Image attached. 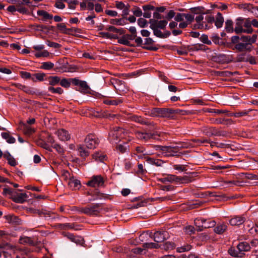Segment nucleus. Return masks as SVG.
Instances as JSON below:
<instances>
[{
    "label": "nucleus",
    "instance_id": "obj_29",
    "mask_svg": "<svg viewBox=\"0 0 258 258\" xmlns=\"http://www.w3.org/2000/svg\"><path fill=\"white\" fill-rule=\"evenodd\" d=\"M176 176L175 175H168L166 177L164 178H159L158 180L162 183H166V182H175Z\"/></svg>",
    "mask_w": 258,
    "mask_h": 258
},
{
    "label": "nucleus",
    "instance_id": "obj_28",
    "mask_svg": "<svg viewBox=\"0 0 258 258\" xmlns=\"http://www.w3.org/2000/svg\"><path fill=\"white\" fill-rule=\"evenodd\" d=\"M146 161L150 164L155 165L157 166H161L164 163V161L161 159H154L150 157H147Z\"/></svg>",
    "mask_w": 258,
    "mask_h": 258
},
{
    "label": "nucleus",
    "instance_id": "obj_8",
    "mask_svg": "<svg viewBox=\"0 0 258 258\" xmlns=\"http://www.w3.org/2000/svg\"><path fill=\"white\" fill-rule=\"evenodd\" d=\"M180 148L178 146H165L163 154L166 157H172L179 156L180 152Z\"/></svg>",
    "mask_w": 258,
    "mask_h": 258
},
{
    "label": "nucleus",
    "instance_id": "obj_18",
    "mask_svg": "<svg viewBox=\"0 0 258 258\" xmlns=\"http://www.w3.org/2000/svg\"><path fill=\"white\" fill-rule=\"evenodd\" d=\"M70 240L76 243L77 244L83 245L84 243V240L81 236H76L72 233H67L65 235Z\"/></svg>",
    "mask_w": 258,
    "mask_h": 258
},
{
    "label": "nucleus",
    "instance_id": "obj_58",
    "mask_svg": "<svg viewBox=\"0 0 258 258\" xmlns=\"http://www.w3.org/2000/svg\"><path fill=\"white\" fill-rule=\"evenodd\" d=\"M68 29L69 30V31L68 32H69V33H68V35L76 36V33L80 34L82 33L81 29L78 28L72 27L71 28H68Z\"/></svg>",
    "mask_w": 258,
    "mask_h": 258
},
{
    "label": "nucleus",
    "instance_id": "obj_56",
    "mask_svg": "<svg viewBox=\"0 0 258 258\" xmlns=\"http://www.w3.org/2000/svg\"><path fill=\"white\" fill-rule=\"evenodd\" d=\"M34 76L36 78V80L39 81H43L45 80V79L47 78L46 77V74L44 73H36L34 75Z\"/></svg>",
    "mask_w": 258,
    "mask_h": 258
},
{
    "label": "nucleus",
    "instance_id": "obj_35",
    "mask_svg": "<svg viewBox=\"0 0 258 258\" xmlns=\"http://www.w3.org/2000/svg\"><path fill=\"white\" fill-rule=\"evenodd\" d=\"M243 26L246 28V29H244V33L250 34L252 32L253 29L251 28V22L250 20H246L243 24Z\"/></svg>",
    "mask_w": 258,
    "mask_h": 258
},
{
    "label": "nucleus",
    "instance_id": "obj_38",
    "mask_svg": "<svg viewBox=\"0 0 258 258\" xmlns=\"http://www.w3.org/2000/svg\"><path fill=\"white\" fill-rule=\"evenodd\" d=\"M225 29L228 33L233 32V22L231 20H227L225 22Z\"/></svg>",
    "mask_w": 258,
    "mask_h": 258
},
{
    "label": "nucleus",
    "instance_id": "obj_54",
    "mask_svg": "<svg viewBox=\"0 0 258 258\" xmlns=\"http://www.w3.org/2000/svg\"><path fill=\"white\" fill-rule=\"evenodd\" d=\"M110 23L113 25H122L124 24L127 23V22H124L123 19H112L110 21Z\"/></svg>",
    "mask_w": 258,
    "mask_h": 258
},
{
    "label": "nucleus",
    "instance_id": "obj_57",
    "mask_svg": "<svg viewBox=\"0 0 258 258\" xmlns=\"http://www.w3.org/2000/svg\"><path fill=\"white\" fill-rule=\"evenodd\" d=\"M103 102L107 105H117L118 104L121 102V100L120 99H115V100H105L103 101Z\"/></svg>",
    "mask_w": 258,
    "mask_h": 258
},
{
    "label": "nucleus",
    "instance_id": "obj_27",
    "mask_svg": "<svg viewBox=\"0 0 258 258\" xmlns=\"http://www.w3.org/2000/svg\"><path fill=\"white\" fill-rule=\"evenodd\" d=\"M227 228V226L225 224H218L214 229V232L218 234H223Z\"/></svg>",
    "mask_w": 258,
    "mask_h": 258
},
{
    "label": "nucleus",
    "instance_id": "obj_52",
    "mask_svg": "<svg viewBox=\"0 0 258 258\" xmlns=\"http://www.w3.org/2000/svg\"><path fill=\"white\" fill-rule=\"evenodd\" d=\"M162 248L165 250H170L174 248L175 244L173 242H167L162 245Z\"/></svg>",
    "mask_w": 258,
    "mask_h": 258
},
{
    "label": "nucleus",
    "instance_id": "obj_1",
    "mask_svg": "<svg viewBox=\"0 0 258 258\" xmlns=\"http://www.w3.org/2000/svg\"><path fill=\"white\" fill-rule=\"evenodd\" d=\"M143 112L146 115L151 117H159L172 118L175 113L178 112V110H174L165 108H144Z\"/></svg>",
    "mask_w": 258,
    "mask_h": 258
},
{
    "label": "nucleus",
    "instance_id": "obj_5",
    "mask_svg": "<svg viewBox=\"0 0 258 258\" xmlns=\"http://www.w3.org/2000/svg\"><path fill=\"white\" fill-rule=\"evenodd\" d=\"M240 40L241 42H239L236 45H235L232 49L235 50L240 53L250 52L253 49L252 45H250V43H249L247 41H244L242 37L240 38Z\"/></svg>",
    "mask_w": 258,
    "mask_h": 258
},
{
    "label": "nucleus",
    "instance_id": "obj_61",
    "mask_svg": "<svg viewBox=\"0 0 258 258\" xmlns=\"http://www.w3.org/2000/svg\"><path fill=\"white\" fill-rule=\"evenodd\" d=\"M64 2H66L68 3L69 8L70 9H75L76 8V6L79 4V1L77 0L74 1H68V0H63Z\"/></svg>",
    "mask_w": 258,
    "mask_h": 258
},
{
    "label": "nucleus",
    "instance_id": "obj_15",
    "mask_svg": "<svg viewBox=\"0 0 258 258\" xmlns=\"http://www.w3.org/2000/svg\"><path fill=\"white\" fill-rule=\"evenodd\" d=\"M202 223L201 227L204 228H209L215 226L216 222L215 221H211L209 222H207V220L204 218L197 219L195 220V223L196 224Z\"/></svg>",
    "mask_w": 258,
    "mask_h": 258
},
{
    "label": "nucleus",
    "instance_id": "obj_47",
    "mask_svg": "<svg viewBox=\"0 0 258 258\" xmlns=\"http://www.w3.org/2000/svg\"><path fill=\"white\" fill-rule=\"evenodd\" d=\"M144 151H145V149H144V148L143 147L138 146L136 148V149H135L136 152H134L133 153V155H132V157H133L134 156H135V155H137V157L138 158H142V154H140V155H138L137 154L144 153ZM143 155H145V154H143Z\"/></svg>",
    "mask_w": 258,
    "mask_h": 258
},
{
    "label": "nucleus",
    "instance_id": "obj_23",
    "mask_svg": "<svg viewBox=\"0 0 258 258\" xmlns=\"http://www.w3.org/2000/svg\"><path fill=\"white\" fill-rule=\"evenodd\" d=\"M192 180V177L188 175H185L182 177H179L176 176L175 182L179 183H188L191 182Z\"/></svg>",
    "mask_w": 258,
    "mask_h": 258
},
{
    "label": "nucleus",
    "instance_id": "obj_48",
    "mask_svg": "<svg viewBox=\"0 0 258 258\" xmlns=\"http://www.w3.org/2000/svg\"><path fill=\"white\" fill-rule=\"evenodd\" d=\"M9 223L15 225L21 224V220L17 216H10L8 219Z\"/></svg>",
    "mask_w": 258,
    "mask_h": 258
},
{
    "label": "nucleus",
    "instance_id": "obj_51",
    "mask_svg": "<svg viewBox=\"0 0 258 258\" xmlns=\"http://www.w3.org/2000/svg\"><path fill=\"white\" fill-rule=\"evenodd\" d=\"M59 84L65 88H68L71 86L70 79L63 78L60 79Z\"/></svg>",
    "mask_w": 258,
    "mask_h": 258
},
{
    "label": "nucleus",
    "instance_id": "obj_24",
    "mask_svg": "<svg viewBox=\"0 0 258 258\" xmlns=\"http://www.w3.org/2000/svg\"><path fill=\"white\" fill-rule=\"evenodd\" d=\"M38 16L42 17V21H45L48 20H51L53 18V16L49 14L48 12L44 10H38L37 12Z\"/></svg>",
    "mask_w": 258,
    "mask_h": 258
},
{
    "label": "nucleus",
    "instance_id": "obj_12",
    "mask_svg": "<svg viewBox=\"0 0 258 258\" xmlns=\"http://www.w3.org/2000/svg\"><path fill=\"white\" fill-rule=\"evenodd\" d=\"M168 233L166 231H158L154 233V240L156 242H162L168 238Z\"/></svg>",
    "mask_w": 258,
    "mask_h": 258
},
{
    "label": "nucleus",
    "instance_id": "obj_33",
    "mask_svg": "<svg viewBox=\"0 0 258 258\" xmlns=\"http://www.w3.org/2000/svg\"><path fill=\"white\" fill-rule=\"evenodd\" d=\"M17 11L21 14H26L29 13V10L25 7H23V2L20 1H17Z\"/></svg>",
    "mask_w": 258,
    "mask_h": 258
},
{
    "label": "nucleus",
    "instance_id": "obj_20",
    "mask_svg": "<svg viewBox=\"0 0 258 258\" xmlns=\"http://www.w3.org/2000/svg\"><path fill=\"white\" fill-rule=\"evenodd\" d=\"M143 10L144 12L143 13V16L146 18H150L151 17V11H154L155 7L151 5H144L142 7Z\"/></svg>",
    "mask_w": 258,
    "mask_h": 258
},
{
    "label": "nucleus",
    "instance_id": "obj_9",
    "mask_svg": "<svg viewBox=\"0 0 258 258\" xmlns=\"http://www.w3.org/2000/svg\"><path fill=\"white\" fill-rule=\"evenodd\" d=\"M64 175L66 177H68V175H69L68 185L70 187L75 190L79 189L81 187V182L79 180L75 178L73 176H71L68 171H66L64 173Z\"/></svg>",
    "mask_w": 258,
    "mask_h": 258
},
{
    "label": "nucleus",
    "instance_id": "obj_25",
    "mask_svg": "<svg viewBox=\"0 0 258 258\" xmlns=\"http://www.w3.org/2000/svg\"><path fill=\"white\" fill-rule=\"evenodd\" d=\"M229 254L234 257H242L244 255V253L240 252L237 248L231 247L228 250Z\"/></svg>",
    "mask_w": 258,
    "mask_h": 258
},
{
    "label": "nucleus",
    "instance_id": "obj_50",
    "mask_svg": "<svg viewBox=\"0 0 258 258\" xmlns=\"http://www.w3.org/2000/svg\"><path fill=\"white\" fill-rule=\"evenodd\" d=\"M49 92L53 94H61L63 92V89L60 87L54 88L53 87L50 86L48 88Z\"/></svg>",
    "mask_w": 258,
    "mask_h": 258
},
{
    "label": "nucleus",
    "instance_id": "obj_7",
    "mask_svg": "<svg viewBox=\"0 0 258 258\" xmlns=\"http://www.w3.org/2000/svg\"><path fill=\"white\" fill-rule=\"evenodd\" d=\"M85 143L88 149H93L99 144V140L95 135L89 134L86 137Z\"/></svg>",
    "mask_w": 258,
    "mask_h": 258
},
{
    "label": "nucleus",
    "instance_id": "obj_41",
    "mask_svg": "<svg viewBox=\"0 0 258 258\" xmlns=\"http://www.w3.org/2000/svg\"><path fill=\"white\" fill-rule=\"evenodd\" d=\"M242 38L244 41H247L249 43H250V45H252L256 41L257 36L256 35H253L252 37L250 36H243Z\"/></svg>",
    "mask_w": 258,
    "mask_h": 258
},
{
    "label": "nucleus",
    "instance_id": "obj_49",
    "mask_svg": "<svg viewBox=\"0 0 258 258\" xmlns=\"http://www.w3.org/2000/svg\"><path fill=\"white\" fill-rule=\"evenodd\" d=\"M100 36L103 38L109 39H116L118 38L117 34H112L108 32H101L99 33Z\"/></svg>",
    "mask_w": 258,
    "mask_h": 258
},
{
    "label": "nucleus",
    "instance_id": "obj_22",
    "mask_svg": "<svg viewBox=\"0 0 258 258\" xmlns=\"http://www.w3.org/2000/svg\"><path fill=\"white\" fill-rule=\"evenodd\" d=\"M237 248L240 252L248 251L250 249V246L247 242L243 241L240 242L237 246Z\"/></svg>",
    "mask_w": 258,
    "mask_h": 258
},
{
    "label": "nucleus",
    "instance_id": "obj_59",
    "mask_svg": "<svg viewBox=\"0 0 258 258\" xmlns=\"http://www.w3.org/2000/svg\"><path fill=\"white\" fill-rule=\"evenodd\" d=\"M191 246L189 244H186L185 245L182 246L181 247H179L177 248V251L178 252H183L185 251H189L191 249Z\"/></svg>",
    "mask_w": 258,
    "mask_h": 258
},
{
    "label": "nucleus",
    "instance_id": "obj_45",
    "mask_svg": "<svg viewBox=\"0 0 258 258\" xmlns=\"http://www.w3.org/2000/svg\"><path fill=\"white\" fill-rule=\"evenodd\" d=\"M129 148L127 142H123L117 146V148L121 152L124 153Z\"/></svg>",
    "mask_w": 258,
    "mask_h": 258
},
{
    "label": "nucleus",
    "instance_id": "obj_3",
    "mask_svg": "<svg viewBox=\"0 0 258 258\" xmlns=\"http://www.w3.org/2000/svg\"><path fill=\"white\" fill-rule=\"evenodd\" d=\"M201 131L203 134L209 137L212 136L225 137L227 135L226 131L218 130L213 126H203L201 128Z\"/></svg>",
    "mask_w": 258,
    "mask_h": 258
},
{
    "label": "nucleus",
    "instance_id": "obj_14",
    "mask_svg": "<svg viewBox=\"0 0 258 258\" xmlns=\"http://www.w3.org/2000/svg\"><path fill=\"white\" fill-rule=\"evenodd\" d=\"M245 221L243 216H235L229 220V224L232 226H239Z\"/></svg>",
    "mask_w": 258,
    "mask_h": 258
},
{
    "label": "nucleus",
    "instance_id": "obj_16",
    "mask_svg": "<svg viewBox=\"0 0 258 258\" xmlns=\"http://www.w3.org/2000/svg\"><path fill=\"white\" fill-rule=\"evenodd\" d=\"M195 19L198 23V29H209L211 28V26H209L208 24H206V21H203L204 17L202 15L196 17Z\"/></svg>",
    "mask_w": 258,
    "mask_h": 258
},
{
    "label": "nucleus",
    "instance_id": "obj_60",
    "mask_svg": "<svg viewBox=\"0 0 258 258\" xmlns=\"http://www.w3.org/2000/svg\"><path fill=\"white\" fill-rule=\"evenodd\" d=\"M23 91L26 92L27 94H31V95H34L37 94V91L36 90H34V89H32L30 87H29L28 86H26L25 85L24 86L23 89L22 90Z\"/></svg>",
    "mask_w": 258,
    "mask_h": 258
},
{
    "label": "nucleus",
    "instance_id": "obj_44",
    "mask_svg": "<svg viewBox=\"0 0 258 258\" xmlns=\"http://www.w3.org/2000/svg\"><path fill=\"white\" fill-rule=\"evenodd\" d=\"M171 35V33L169 31H165L163 33L160 31H157V33L154 35L157 37L160 38H165L168 37Z\"/></svg>",
    "mask_w": 258,
    "mask_h": 258
},
{
    "label": "nucleus",
    "instance_id": "obj_46",
    "mask_svg": "<svg viewBox=\"0 0 258 258\" xmlns=\"http://www.w3.org/2000/svg\"><path fill=\"white\" fill-rule=\"evenodd\" d=\"M54 67V64L50 61H46L42 62L40 67V69L50 70Z\"/></svg>",
    "mask_w": 258,
    "mask_h": 258
},
{
    "label": "nucleus",
    "instance_id": "obj_10",
    "mask_svg": "<svg viewBox=\"0 0 258 258\" xmlns=\"http://www.w3.org/2000/svg\"><path fill=\"white\" fill-rule=\"evenodd\" d=\"M104 179L101 175L93 176L91 179L89 180L87 185L92 187H97L102 186L104 184Z\"/></svg>",
    "mask_w": 258,
    "mask_h": 258
},
{
    "label": "nucleus",
    "instance_id": "obj_43",
    "mask_svg": "<svg viewBox=\"0 0 258 258\" xmlns=\"http://www.w3.org/2000/svg\"><path fill=\"white\" fill-rule=\"evenodd\" d=\"M117 131H112L109 133L108 139L110 142L113 143H116V141L117 140Z\"/></svg>",
    "mask_w": 258,
    "mask_h": 258
},
{
    "label": "nucleus",
    "instance_id": "obj_21",
    "mask_svg": "<svg viewBox=\"0 0 258 258\" xmlns=\"http://www.w3.org/2000/svg\"><path fill=\"white\" fill-rule=\"evenodd\" d=\"M48 82V85L53 87L59 84L60 77L57 76H50L45 79Z\"/></svg>",
    "mask_w": 258,
    "mask_h": 258
},
{
    "label": "nucleus",
    "instance_id": "obj_36",
    "mask_svg": "<svg viewBox=\"0 0 258 258\" xmlns=\"http://www.w3.org/2000/svg\"><path fill=\"white\" fill-rule=\"evenodd\" d=\"M78 150L82 157L86 158L89 155V152L82 145H80L78 146Z\"/></svg>",
    "mask_w": 258,
    "mask_h": 258
},
{
    "label": "nucleus",
    "instance_id": "obj_13",
    "mask_svg": "<svg viewBox=\"0 0 258 258\" xmlns=\"http://www.w3.org/2000/svg\"><path fill=\"white\" fill-rule=\"evenodd\" d=\"M130 121H135L136 122L140 123L141 124L150 125L151 126V128H153L154 127V123L153 122H151L148 120H144V119L140 116H137L135 115H131L130 114Z\"/></svg>",
    "mask_w": 258,
    "mask_h": 258
},
{
    "label": "nucleus",
    "instance_id": "obj_55",
    "mask_svg": "<svg viewBox=\"0 0 258 258\" xmlns=\"http://www.w3.org/2000/svg\"><path fill=\"white\" fill-rule=\"evenodd\" d=\"M159 136V135L156 132L153 133H144L143 140L147 141L150 139H155V136Z\"/></svg>",
    "mask_w": 258,
    "mask_h": 258
},
{
    "label": "nucleus",
    "instance_id": "obj_31",
    "mask_svg": "<svg viewBox=\"0 0 258 258\" xmlns=\"http://www.w3.org/2000/svg\"><path fill=\"white\" fill-rule=\"evenodd\" d=\"M251 111H252L251 109H249L248 110H242V111H236V112H233V113H231V116H234L235 117H240L247 115Z\"/></svg>",
    "mask_w": 258,
    "mask_h": 258
},
{
    "label": "nucleus",
    "instance_id": "obj_26",
    "mask_svg": "<svg viewBox=\"0 0 258 258\" xmlns=\"http://www.w3.org/2000/svg\"><path fill=\"white\" fill-rule=\"evenodd\" d=\"M214 22L217 28H220L222 27L224 23V18L220 13H218L217 14L216 19Z\"/></svg>",
    "mask_w": 258,
    "mask_h": 258
},
{
    "label": "nucleus",
    "instance_id": "obj_37",
    "mask_svg": "<svg viewBox=\"0 0 258 258\" xmlns=\"http://www.w3.org/2000/svg\"><path fill=\"white\" fill-rule=\"evenodd\" d=\"M118 42L120 44H124L125 45H129V34H126L125 35H123L120 38H117Z\"/></svg>",
    "mask_w": 258,
    "mask_h": 258
},
{
    "label": "nucleus",
    "instance_id": "obj_62",
    "mask_svg": "<svg viewBox=\"0 0 258 258\" xmlns=\"http://www.w3.org/2000/svg\"><path fill=\"white\" fill-rule=\"evenodd\" d=\"M35 132V130L34 128H33L28 125H25L24 129V134L28 136H30V135H32Z\"/></svg>",
    "mask_w": 258,
    "mask_h": 258
},
{
    "label": "nucleus",
    "instance_id": "obj_53",
    "mask_svg": "<svg viewBox=\"0 0 258 258\" xmlns=\"http://www.w3.org/2000/svg\"><path fill=\"white\" fill-rule=\"evenodd\" d=\"M19 242L21 244H23L28 243L30 245H33L34 243L33 241L28 237H20Z\"/></svg>",
    "mask_w": 258,
    "mask_h": 258
},
{
    "label": "nucleus",
    "instance_id": "obj_4",
    "mask_svg": "<svg viewBox=\"0 0 258 258\" xmlns=\"http://www.w3.org/2000/svg\"><path fill=\"white\" fill-rule=\"evenodd\" d=\"M150 24V28L153 30L154 35L157 31H160V29H165L167 25L168 21L166 20H157L154 19H150L149 21Z\"/></svg>",
    "mask_w": 258,
    "mask_h": 258
},
{
    "label": "nucleus",
    "instance_id": "obj_40",
    "mask_svg": "<svg viewBox=\"0 0 258 258\" xmlns=\"http://www.w3.org/2000/svg\"><path fill=\"white\" fill-rule=\"evenodd\" d=\"M218 58L222 63H229L232 61V56L225 54H220Z\"/></svg>",
    "mask_w": 258,
    "mask_h": 258
},
{
    "label": "nucleus",
    "instance_id": "obj_19",
    "mask_svg": "<svg viewBox=\"0 0 258 258\" xmlns=\"http://www.w3.org/2000/svg\"><path fill=\"white\" fill-rule=\"evenodd\" d=\"M243 20L244 19L241 17H239L236 19L235 27V29H234V32L236 34L244 33V29H243L242 28Z\"/></svg>",
    "mask_w": 258,
    "mask_h": 258
},
{
    "label": "nucleus",
    "instance_id": "obj_34",
    "mask_svg": "<svg viewBox=\"0 0 258 258\" xmlns=\"http://www.w3.org/2000/svg\"><path fill=\"white\" fill-rule=\"evenodd\" d=\"M79 86L80 87L79 90L81 93H87L89 92L90 88L86 81H81Z\"/></svg>",
    "mask_w": 258,
    "mask_h": 258
},
{
    "label": "nucleus",
    "instance_id": "obj_17",
    "mask_svg": "<svg viewBox=\"0 0 258 258\" xmlns=\"http://www.w3.org/2000/svg\"><path fill=\"white\" fill-rule=\"evenodd\" d=\"M57 135L59 139L62 141H68L71 138L70 134L64 129H59L57 131Z\"/></svg>",
    "mask_w": 258,
    "mask_h": 258
},
{
    "label": "nucleus",
    "instance_id": "obj_2",
    "mask_svg": "<svg viewBox=\"0 0 258 258\" xmlns=\"http://www.w3.org/2000/svg\"><path fill=\"white\" fill-rule=\"evenodd\" d=\"M103 209V204L97 203L93 205H89L84 207L82 209L83 213L90 216H97L99 215Z\"/></svg>",
    "mask_w": 258,
    "mask_h": 258
},
{
    "label": "nucleus",
    "instance_id": "obj_64",
    "mask_svg": "<svg viewBox=\"0 0 258 258\" xmlns=\"http://www.w3.org/2000/svg\"><path fill=\"white\" fill-rule=\"evenodd\" d=\"M15 190V189L13 188L5 187L4 188L3 195L4 196H7V195H9L11 196L10 197H12Z\"/></svg>",
    "mask_w": 258,
    "mask_h": 258
},
{
    "label": "nucleus",
    "instance_id": "obj_42",
    "mask_svg": "<svg viewBox=\"0 0 258 258\" xmlns=\"http://www.w3.org/2000/svg\"><path fill=\"white\" fill-rule=\"evenodd\" d=\"M74 224L64 223V224H57L56 227L62 230H66L69 229H73Z\"/></svg>",
    "mask_w": 258,
    "mask_h": 258
},
{
    "label": "nucleus",
    "instance_id": "obj_32",
    "mask_svg": "<svg viewBox=\"0 0 258 258\" xmlns=\"http://www.w3.org/2000/svg\"><path fill=\"white\" fill-rule=\"evenodd\" d=\"M105 29L110 32L114 33V34H117V36L121 35L124 33L123 29L116 28V27L113 26H109L108 27H107L105 28Z\"/></svg>",
    "mask_w": 258,
    "mask_h": 258
},
{
    "label": "nucleus",
    "instance_id": "obj_39",
    "mask_svg": "<svg viewBox=\"0 0 258 258\" xmlns=\"http://www.w3.org/2000/svg\"><path fill=\"white\" fill-rule=\"evenodd\" d=\"M56 27L58 29L59 32L68 35V32L69 30L67 28L66 25L64 23H58L57 24Z\"/></svg>",
    "mask_w": 258,
    "mask_h": 258
},
{
    "label": "nucleus",
    "instance_id": "obj_6",
    "mask_svg": "<svg viewBox=\"0 0 258 258\" xmlns=\"http://www.w3.org/2000/svg\"><path fill=\"white\" fill-rule=\"evenodd\" d=\"M235 61L237 62H248L251 64H255L256 63V58L248 53H239L237 54Z\"/></svg>",
    "mask_w": 258,
    "mask_h": 258
},
{
    "label": "nucleus",
    "instance_id": "obj_30",
    "mask_svg": "<svg viewBox=\"0 0 258 258\" xmlns=\"http://www.w3.org/2000/svg\"><path fill=\"white\" fill-rule=\"evenodd\" d=\"M2 137L9 144H13L16 142L15 138L11 136L9 133H2Z\"/></svg>",
    "mask_w": 258,
    "mask_h": 258
},
{
    "label": "nucleus",
    "instance_id": "obj_11",
    "mask_svg": "<svg viewBox=\"0 0 258 258\" xmlns=\"http://www.w3.org/2000/svg\"><path fill=\"white\" fill-rule=\"evenodd\" d=\"M28 196L25 193H19L17 190H15L12 197H10L14 202L16 203H24L26 199H27Z\"/></svg>",
    "mask_w": 258,
    "mask_h": 258
},
{
    "label": "nucleus",
    "instance_id": "obj_63",
    "mask_svg": "<svg viewBox=\"0 0 258 258\" xmlns=\"http://www.w3.org/2000/svg\"><path fill=\"white\" fill-rule=\"evenodd\" d=\"M136 173L137 174H144L145 173L147 172V171L144 168V166L142 163H138V169L137 170H135Z\"/></svg>",
    "mask_w": 258,
    "mask_h": 258
}]
</instances>
